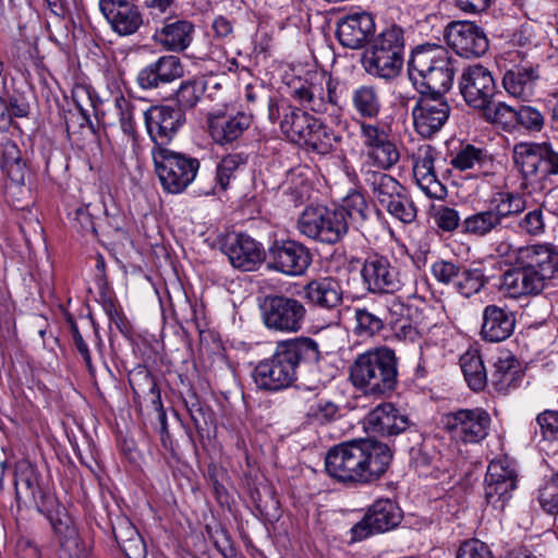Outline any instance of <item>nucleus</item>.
<instances>
[{"label":"nucleus","instance_id":"f257e3e1","mask_svg":"<svg viewBox=\"0 0 558 558\" xmlns=\"http://www.w3.org/2000/svg\"><path fill=\"white\" fill-rule=\"evenodd\" d=\"M393 454L387 444L357 439L331 447L325 457L327 474L349 487L369 485L389 469Z\"/></svg>","mask_w":558,"mask_h":558},{"label":"nucleus","instance_id":"f03ea898","mask_svg":"<svg viewBox=\"0 0 558 558\" xmlns=\"http://www.w3.org/2000/svg\"><path fill=\"white\" fill-rule=\"evenodd\" d=\"M558 279V248L551 243L520 246L513 267L501 276L500 289L511 298L539 294Z\"/></svg>","mask_w":558,"mask_h":558},{"label":"nucleus","instance_id":"7ed1b4c3","mask_svg":"<svg viewBox=\"0 0 558 558\" xmlns=\"http://www.w3.org/2000/svg\"><path fill=\"white\" fill-rule=\"evenodd\" d=\"M457 60L439 45L415 47L408 61V78L423 95L445 96L453 84Z\"/></svg>","mask_w":558,"mask_h":558},{"label":"nucleus","instance_id":"20e7f679","mask_svg":"<svg viewBox=\"0 0 558 558\" xmlns=\"http://www.w3.org/2000/svg\"><path fill=\"white\" fill-rule=\"evenodd\" d=\"M349 378L366 396L390 397L399 383L396 352L378 347L359 354L350 366Z\"/></svg>","mask_w":558,"mask_h":558},{"label":"nucleus","instance_id":"39448f33","mask_svg":"<svg viewBox=\"0 0 558 558\" xmlns=\"http://www.w3.org/2000/svg\"><path fill=\"white\" fill-rule=\"evenodd\" d=\"M404 50V31L391 24L368 43L362 54V66L369 76L391 83L402 71Z\"/></svg>","mask_w":558,"mask_h":558},{"label":"nucleus","instance_id":"423d86ee","mask_svg":"<svg viewBox=\"0 0 558 558\" xmlns=\"http://www.w3.org/2000/svg\"><path fill=\"white\" fill-rule=\"evenodd\" d=\"M526 207L522 196L510 192L495 194L484 210L475 211L462 220V234L483 239L507 228L509 218L518 216Z\"/></svg>","mask_w":558,"mask_h":558},{"label":"nucleus","instance_id":"0eeeda50","mask_svg":"<svg viewBox=\"0 0 558 558\" xmlns=\"http://www.w3.org/2000/svg\"><path fill=\"white\" fill-rule=\"evenodd\" d=\"M512 160L523 180L530 183L558 175V150L548 141L514 144Z\"/></svg>","mask_w":558,"mask_h":558},{"label":"nucleus","instance_id":"6e6552de","mask_svg":"<svg viewBox=\"0 0 558 558\" xmlns=\"http://www.w3.org/2000/svg\"><path fill=\"white\" fill-rule=\"evenodd\" d=\"M259 310L263 324L268 330L275 332L298 333L306 323L305 304L291 295H266Z\"/></svg>","mask_w":558,"mask_h":558},{"label":"nucleus","instance_id":"1a4fd4ad","mask_svg":"<svg viewBox=\"0 0 558 558\" xmlns=\"http://www.w3.org/2000/svg\"><path fill=\"white\" fill-rule=\"evenodd\" d=\"M153 160L162 187L169 193L183 192L196 178L199 161L169 148H154Z\"/></svg>","mask_w":558,"mask_h":558},{"label":"nucleus","instance_id":"9d476101","mask_svg":"<svg viewBox=\"0 0 558 558\" xmlns=\"http://www.w3.org/2000/svg\"><path fill=\"white\" fill-rule=\"evenodd\" d=\"M16 500L25 507H33L52 522L60 507L54 495L43 485L36 466L28 461L16 463L14 471Z\"/></svg>","mask_w":558,"mask_h":558},{"label":"nucleus","instance_id":"9b49d317","mask_svg":"<svg viewBox=\"0 0 558 558\" xmlns=\"http://www.w3.org/2000/svg\"><path fill=\"white\" fill-rule=\"evenodd\" d=\"M298 230L308 239L337 244L348 234L349 222L336 207L307 206L298 220Z\"/></svg>","mask_w":558,"mask_h":558},{"label":"nucleus","instance_id":"f8f14e48","mask_svg":"<svg viewBox=\"0 0 558 558\" xmlns=\"http://www.w3.org/2000/svg\"><path fill=\"white\" fill-rule=\"evenodd\" d=\"M252 379L258 390L275 393L292 387L298 372L276 344L274 353L254 366Z\"/></svg>","mask_w":558,"mask_h":558},{"label":"nucleus","instance_id":"ddd939ff","mask_svg":"<svg viewBox=\"0 0 558 558\" xmlns=\"http://www.w3.org/2000/svg\"><path fill=\"white\" fill-rule=\"evenodd\" d=\"M365 429L381 437L407 434L412 441H420L422 437L416 424L391 402L378 404L365 416Z\"/></svg>","mask_w":558,"mask_h":558},{"label":"nucleus","instance_id":"4468645a","mask_svg":"<svg viewBox=\"0 0 558 558\" xmlns=\"http://www.w3.org/2000/svg\"><path fill=\"white\" fill-rule=\"evenodd\" d=\"M360 272L365 290L372 294H395L403 287L399 268L381 254L367 255Z\"/></svg>","mask_w":558,"mask_h":558},{"label":"nucleus","instance_id":"2eb2a0df","mask_svg":"<svg viewBox=\"0 0 558 558\" xmlns=\"http://www.w3.org/2000/svg\"><path fill=\"white\" fill-rule=\"evenodd\" d=\"M444 428L452 438L464 444H477L488 435L490 416L482 408L459 409L444 417Z\"/></svg>","mask_w":558,"mask_h":558},{"label":"nucleus","instance_id":"dca6fc26","mask_svg":"<svg viewBox=\"0 0 558 558\" xmlns=\"http://www.w3.org/2000/svg\"><path fill=\"white\" fill-rule=\"evenodd\" d=\"M267 267L288 277L303 276L312 264L308 247L294 240H276L267 251Z\"/></svg>","mask_w":558,"mask_h":558},{"label":"nucleus","instance_id":"f3484780","mask_svg":"<svg viewBox=\"0 0 558 558\" xmlns=\"http://www.w3.org/2000/svg\"><path fill=\"white\" fill-rule=\"evenodd\" d=\"M459 89L466 105L480 112L487 109L488 105H493L497 95L495 78L482 64L464 69L459 80Z\"/></svg>","mask_w":558,"mask_h":558},{"label":"nucleus","instance_id":"a211bd4d","mask_svg":"<svg viewBox=\"0 0 558 558\" xmlns=\"http://www.w3.org/2000/svg\"><path fill=\"white\" fill-rule=\"evenodd\" d=\"M360 130L366 165L391 169L399 161L400 151L390 135L379 125L367 122H362Z\"/></svg>","mask_w":558,"mask_h":558},{"label":"nucleus","instance_id":"6ab92c4d","mask_svg":"<svg viewBox=\"0 0 558 558\" xmlns=\"http://www.w3.org/2000/svg\"><path fill=\"white\" fill-rule=\"evenodd\" d=\"M451 107L445 96L418 94L412 109L413 125L417 134L429 138L448 121Z\"/></svg>","mask_w":558,"mask_h":558},{"label":"nucleus","instance_id":"aec40b11","mask_svg":"<svg viewBox=\"0 0 558 558\" xmlns=\"http://www.w3.org/2000/svg\"><path fill=\"white\" fill-rule=\"evenodd\" d=\"M402 520V511L390 499L376 500L366 511L363 519L352 529V539L362 541L373 534L385 533L393 530Z\"/></svg>","mask_w":558,"mask_h":558},{"label":"nucleus","instance_id":"412c9836","mask_svg":"<svg viewBox=\"0 0 558 558\" xmlns=\"http://www.w3.org/2000/svg\"><path fill=\"white\" fill-rule=\"evenodd\" d=\"M144 121L154 148H166L185 123V113L181 108L151 106L144 111Z\"/></svg>","mask_w":558,"mask_h":558},{"label":"nucleus","instance_id":"4be33fe9","mask_svg":"<svg viewBox=\"0 0 558 558\" xmlns=\"http://www.w3.org/2000/svg\"><path fill=\"white\" fill-rule=\"evenodd\" d=\"M448 46L463 58H478L488 50V39L482 27L474 22L457 21L448 25Z\"/></svg>","mask_w":558,"mask_h":558},{"label":"nucleus","instance_id":"5701e85b","mask_svg":"<svg viewBox=\"0 0 558 558\" xmlns=\"http://www.w3.org/2000/svg\"><path fill=\"white\" fill-rule=\"evenodd\" d=\"M518 476L513 469L501 461H492L485 475V500L493 508L502 511L517 488Z\"/></svg>","mask_w":558,"mask_h":558},{"label":"nucleus","instance_id":"b1692460","mask_svg":"<svg viewBox=\"0 0 558 558\" xmlns=\"http://www.w3.org/2000/svg\"><path fill=\"white\" fill-rule=\"evenodd\" d=\"M438 151L430 145H422L413 154V175L418 187L429 198L444 199L447 187L440 182L435 171Z\"/></svg>","mask_w":558,"mask_h":558},{"label":"nucleus","instance_id":"393cba45","mask_svg":"<svg viewBox=\"0 0 558 558\" xmlns=\"http://www.w3.org/2000/svg\"><path fill=\"white\" fill-rule=\"evenodd\" d=\"M223 252L230 264L242 271L255 270L267 255L262 244L246 234L228 238L223 245Z\"/></svg>","mask_w":558,"mask_h":558},{"label":"nucleus","instance_id":"a878e982","mask_svg":"<svg viewBox=\"0 0 558 558\" xmlns=\"http://www.w3.org/2000/svg\"><path fill=\"white\" fill-rule=\"evenodd\" d=\"M183 73L180 58L167 54L143 66L137 73L136 82L142 89H157L180 78Z\"/></svg>","mask_w":558,"mask_h":558},{"label":"nucleus","instance_id":"bb28decb","mask_svg":"<svg viewBox=\"0 0 558 558\" xmlns=\"http://www.w3.org/2000/svg\"><path fill=\"white\" fill-rule=\"evenodd\" d=\"M99 8L112 31L120 36L133 35L143 25L138 8L128 0H99Z\"/></svg>","mask_w":558,"mask_h":558},{"label":"nucleus","instance_id":"cd10ccee","mask_svg":"<svg viewBox=\"0 0 558 558\" xmlns=\"http://www.w3.org/2000/svg\"><path fill=\"white\" fill-rule=\"evenodd\" d=\"M374 33L375 22L372 14L367 12H357L342 17L336 31L339 43L350 49L364 47Z\"/></svg>","mask_w":558,"mask_h":558},{"label":"nucleus","instance_id":"c85d7f7f","mask_svg":"<svg viewBox=\"0 0 558 558\" xmlns=\"http://www.w3.org/2000/svg\"><path fill=\"white\" fill-rule=\"evenodd\" d=\"M514 313L505 306L486 305L482 314L481 337L486 342H501L514 330Z\"/></svg>","mask_w":558,"mask_h":558},{"label":"nucleus","instance_id":"c756f323","mask_svg":"<svg viewBox=\"0 0 558 558\" xmlns=\"http://www.w3.org/2000/svg\"><path fill=\"white\" fill-rule=\"evenodd\" d=\"M303 299L313 307L332 311L343 301L341 283L333 277H320L303 287Z\"/></svg>","mask_w":558,"mask_h":558},{"label":"nucleus","instance_id":"7c9ffc66","mask_svg":"<svg viewBox=\"0 0 558 558\" xmlns=\"http://www.w3.org/2000/svg\"><path fill=\"white\" fill-rule=\"evenodd\" d=\"M251 123L252 116L240 111L234 116L209 118L208 129L215 143L226 145L240 138Z\"/></svg>","mask_w":558,"mask_h":558},{"label":"nucleus","instance_id":"2f4dec72","mask_svg":"<svg viewBox=\"0 0 558 558\" xmlns=\"http://www.w3.org/2000/svg\"><path fill=\"white\" fill-rule=\"evenodd\" d=\"M295 372L301 364L314 365L322 360L319 343L311 338L299 336L277 342Z\"/></svg>","mask_w":558,"mask_h":558},{"label":"nucleus","instance_id":"473e14b6","mask_svg":"<svg viewBox=\"0 0 558 558\" xmlns=\"http://www.w3.org/2000/svg\"><path fill=\"white\" fill-rule=\"evenodd\" d=\"M385 170H374L371 165L363 163L361 167V178L365 186H367L373 196L384 205L398 192H402L404 187L395 178L384 172Z\"/></svg>","mask_w":558,"mask_h":558},{"label":"nucleus","instance_id":"72a5a7b5","mask_svg":"<svg viewBox=\"0 0 558 558\" xmlns=\"http://www.w3.org/2000/svg\"><path fill=\"white\" fill-rule=\"evenodd\" d=\"M493 278L494 275L482 262L461 265L454 288L462 296L471 298L480 293Z\"/></svg>","mask_w":558,"mask_h":558},{"label":"nucleus","instance_id":"f704fd0d","mask_svg":"<svg viewBox=\"0 0 558 558\" xmlns=\"http://www.w3.org/2000/svg\"><path fill=\"white\" fill-rule=\"evenodd\" d=\"M318 119L293 106H283L280 129L283 134L299 145L303 143Z\"/></svg>","mask_w":558,"mask_h":558},{"label":"nucleus","instance_id":"c9c22d12","mask_svg":"<svg viewBox=\"0 0 558 558\" xmlns=\"http://www.w3.org/2000/svg\"><path fill=\"white\" fill-rule=\"evenodd\" d=\"M538 78V66L520 65L505 73L502 84L509 95L525 99L532 96L534 84Z\"/></svg>","mask_w":558,"mask_h":558},{"label":"nucleus","instance_id":"e433bc0d","mask_svg":"<svg viewBox=\"0 0 558 558\" xmlns=\"http://www.w3.org/2000/svg\"><path fill=\"white\" fill-rule=\"evenodd\" d=\"M194 25L185 20H178L166 24L157 31L155 37L167 50L183 51L193 38Z\"/></svg>","mask_w":558,"mask_h":558},{"label":"nucleus","instance_id":"4c0bfd02","mask_svg":"<svg viewBox=\"0 0 558 558\" xmlns=\"http://www.w3.org/2000/svg\"><path fill=\"white\" fill-rule=\"evenodd\" d=\"M352 106L365 119H377L383 108L378 88L372 84L361 85L352 92Z\"/></svg>","mask_w":558,"mask_h":558},{"label":"nucleus","instance_id":"58836bf2","mask_svg":"<svg viewBox=\"0 0 558 558\" xmlns=\"http://www.w3.org/2000/svg\"><path fill=\"white\" fill-rule=\"evenodd\" d=\"M341 136L319 120L300 146L318 155H328L336 149Z\"/></svg>","mask_w":558,"mask_h":558},{"label":"nucleus","instance_id":"ea45409f","mask_svg":"<svg viewBox=\"0 0 558 558\" xmlns=\"http://www.w3.org/2000/svg\"><path fill=\"white\" fill-rule=\"evenodd\" d=\"M291 96L305 109L316 113H326L325 88L320 82H301L292 89Z\"/></svg>","mask_w":558,"mask_h":558},{"label":"nucleus","instance_id":"a19ab883","mask_svg":"<svg viewBox=\"0 0 558 558\" xmlns=\"http://www.w3.org/2000/svg\"><path fill=\"white\" fill-rule=\"evenodd\" d=\"M342 218L349 222V227L360 228L369 217V206L365 196L357 191L348 194L340 206H335Z\"/></svg>","mask_w":558,"mask_h":558},{"label":"nucleus","instance_id":"79ce46f5","mask_svg":"<svg viewBox=\"0 0 558 558\" xmlns=\"http://www.w3.org/2000/svg\"><path fill=\"white\" fill-rule=\"evenodd\" d=\"M105 211L99 202L83 204L69 214L72 227L83 236L97 238V214Z\"/></svg>","mask_w":558,"mask_h":558},{"label":"nucleus","instance_id":"37998d69","mask_svg":"<svg viewBox=\"0 0 558 558\" xmlns=\"http://www.w3.org/2000/svg\"><path fill=\"white\" fill-rule=\"evenodd\" d=\"M460 366L465 381L473 391H481L486 387L487 373L477 352H465L460 357Z\"/></svg>","mask_w":558,"mask_h":558},{"label":"nucleus","instance_id":"c03bdc74","mask_svg":"<svg viewBox=\"0 0 558 558\" xmlns=\"http://www.w3.org/2000/svg\"><path fill=\"white\" fill-rule=\"evenodd\" d=\"M129 384L134 396L141 393L151 395V404L155 409L161 408V397L157 383L145 366H137L129 373Z\"/></svg>","mask_w":558,"mask_h":558},{"label":"nucleus","instance_id":"a18cd8bd","mask_svg":"<svg viewBox=\"0 0 558 558\" xmlns=\"http://www.w3.org/2000/svg\"><path fill=\"white\" fill-rule=\"evenodd\" d=\"M414 445L409 449L410 465L418 475H427L438 458V451L433 445L421 437L420 441H413Z\"/></svg>","mask_w":558,"mask_h":558},{"label":"nucleus","instance_id":"49530a36","mask_svg":"<svg viewBox=\"0 0 558 558\" xmlns=\"http://www.w3.org/2000/svg\"><path fill=\"white\" fill-rule=\"evenodd\" d=\"M481 112L487 122L500 126L504 131L517 130V107L493 100V105H488L487 109H483Z\"/></svg>","mask_w":558,"mask_h":558},{"label":"nucleus","instance_id":"de8ad7c7","mask_svg":"<svg viewBox=\"0 0 558 558\" xmlns=\"http://www.w3.org/2000/svg\"><path fill=\"white\" fill-rule=\"evenodd\" d=\"M393 218L408 225L412 223L417 216V208L411 197L407 194L405 187L398 192L389 201L381 205Z\"/></svg>","mask_w":558,"mask_h":558},{"label":"nucleus","instance_id":"09e8293b","mask_svg":"<svg viewBox=\"0 0 558 558\" xmlns=\"http://www.w3.org/2000/svg\"><path fill=\"white\" fill-rule=\"evenodd\" d=\"M183 401L198 435L203 436L213 422L211 409L199 400L195 391H189Z\"/></svg>","mask_w":558,"mask_h":558},{"label":"nucleus","instance_id":"8fccbe9b","mask_svg":"<svg viewBox=\"0 0 558 558\" xmlns=\"http://www.w3.org/2000/svg\"><path fill=\"white\" fill-rule=\"evenodd\" d=\"M488 162H490V159L483 149L469 144L461 148L457 155L452 157L450 163L454 169L465 171L481 170Z\"/></svg>","mask_w":558,"mask_h":558},{"label":"nucleus","instance_id":"3c124183","mask_svg":"<svg viewBox=\"0 0 558 558\" xmlns=\"http://www.w3.org/2000/svg\"><path fill=\"white\" fill-rule=\"evenodd\" d=\"M519 373L518 363L514 357L498 359L494 364L492 383L496 390L507 391L513 386Z\"/></svg>","mask_w":558,"mask_h":558},{"label":"nucleus","instance_id":"603ef678","mask_svg":"<svg viewBox=\"0 0 558 558\" xmlns=\"http://www.w3.org/2000/svg\"><path fill=\"white\" fill-rule=\"evenodd\" d=\"M306 420L313 425H327L339 416V407L328 399H315L307 405Z\"/></svg>","mask_w":558,"mask_h":558},{"label":"nucleus","instance_id":"864d4df0","mask_svg":"<svg viewBox=\"0 0 558 558\" xmlns=\"http://www.w3.org/2000/svg\"><path fill=\"white\" fill-rule=\"evenodd\" d=\"M248 155L233 153L225 156L217 166L216 180L221 190H227L235 171L247 163Z\"/></svg>","mask_w":558,"mask_h":558},{"label":"nucleus","instance_id":"5fc2aeb1","mask_svg":"<svg viewBox=\"0 0 558 558\" xmlns=\"http://www.w3.org/2000/svg\"><path fill=\"white\" fill-rule=\"evenodd\" d=\"M356 320L355 333L364 337H372L379 333L385 327L386 318L373 313L368 308H355Z\"/></svg>","mask_w":558,"mask_h":558},{"label":"nucleus","instance_id":"6e6d98bb","mask_svg":"<svg viewBox=\"0 0 558 558\" xmlns=\"http://www.w3.org/2000/svg\"><path fill=\"white\" fill-rule=\"evenodd\" d=\"M205 93V84L201 80H187L181 83L177 99L179 106L177 108L192 109L194 108Z\"/></svg>","mask_w":558,"mask_h":558},{"label":"nucleus","instance_id":"4d7b16f0","mask_svg":"<svg viewBox=\"0 0 558 558\" xmlns=\"http://www.w3.org/2000/svg\"><path fill=\"white\" fill-rule=\"evenodd\" d=\"M545 124L543 113L529 105L517 106V130L524 129L527 132H539Z\"/></svg>","mask_w":558,"mask_h":558},{"label":"nucleus","instance_id":"13d9d810","mask_svg":"<svg viewBox=\"0 0 558 558\" xmlns=\"http://www.w3.org/2000/svg\"><path fill=\"white\" fill-rule=\"evenodd\" d=\"M433 219L435 225L442 232H453L460 228L462 233V220L459 211L446 205H438L433 207Z\"/></svg>","mask_w":558,"mask_h":558},{"label":"nucleus","instance_id":"bf43d9fd","mask_svg":"<svg viewBox=\"0 0 558 558\" xmlns=\"http://www.w3.org/2000/svg\"><path fill=\"white\" fill-rule=\"evenodd\" d=\"M101 306L110 324L114 325L119 332L126 337L131 335L132 327L130 322L110 295L106 293L101 294Z\"/></svg>","mask_w":558,"mask_h":558},{"label":"nucleus","instance_id":"052dcab7","mask_svg":"<svg viewBox=\"0 0 558 558\" xmlns=\"http://www.w3.org/2000/svg\"><path fill=\"white\" fill-rule=\"evenodd\" d=\"M116 107L119 110V120L122 131L125 134L134 137L136 133V124L134 119L136 104L125 98L124 96H119L116 98Z\"/></svg>","mask_w":558,"mask_h":558},{"label":"nucleus","instance_id":"680f3d73","mask_svg":"<svg viewBox=\"0 0 558 558\" xmlns=\"http://www.w3.org/2000/svg\"><path fill=\"white\" fill-rule=\"evenodd\" d=\"M537 500L545 512L558 513V473L538 490Z\"/></svg>","mask_w":558,"mask_h":558},{"label":"nucleus","instance_id":"e2e57ef3","mask_svg":"<svg viewBox=\"0 0 558 558\" xmlns=\"http://www.w3.org/2000/svg\"><path fill=\"white\" fill-rule=\"evenodd\" d=\"M461 265L444 259L437 260L432 265V274L438 282L456 286Z\"/></svg>","mask_w":558,"mask_h":558},{"label":"nucleus","instance_id":"0e129e2a","mask_svg":"<svg viewBox=\"0 0 558 558\" xmlns=\"http://www.w3.org/2000/svg\"><path fill=\"white\" fill-rule=\"evenodd\" d=\"M457 558H494V556L485 543L478 539H469L460 545Z\"/></svg>","mask_w":558,"mask_h":558},{"label":"nucleus","instance_id":"69168bd1","mask_svg":"<svg viewBox=\"0 0 558 558\" xmlns=\"http://www.w3.org/2000/svg\"><path fill=\"white\" fill-rule=\"evenodd\" d=\"M519 227L530 235L542 234L545 231L543 210L541 208H536L525 214V216L520 220Z\"/></svg>","mask_w":558,"mask_h":558},{"label":"nucleus","instance_id":"338daca9","mask_svg":"<svg viewBox=\"0 0 558 558\" xmlns=\"http://www.w3.org/2000/svg\"><path fill=\"white\" fill-rule=\"evenodd\" d=\"M112 534L119 547L131 541L138 533L133 523L125 517H118L112 522Z\"/></svg>","mask_w":558,"mask_h":558},{"label":"nucleus","instance_id":"774afa93","mask_svg":"<svg viewBox=\"0 0 558 558\" xmlns=\"http://www.w3.org/2000/svg\"><path fill=\"white\" fill-rule=\"evenodd\" d=\"M536 422L544 438L558 439V411L546 410L537 415Z\"/></svg>","mask_w":558,"mask_h":558}]
</instances>
